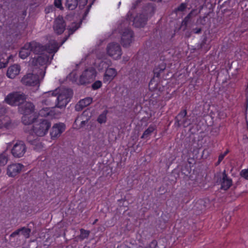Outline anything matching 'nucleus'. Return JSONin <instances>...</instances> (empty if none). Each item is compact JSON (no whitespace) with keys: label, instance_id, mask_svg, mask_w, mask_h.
Listing matches in <instances>:
<instances>
[{"label":"nucleus","instance_id":"obj_1","mask_svg":"<svg viewBox=\"0 0 248 248\" xmlns=\"http://www.w3.org/2000/svg\"><path fill=\"white\" fill-rule=\"evenodd\" d=\"M18 112L22 114L21 122L25 125H31L38 119L37 113L35 111V106L30 101L22 102L18 108Z\"/></svg>","mask_w":248,"mask_h":248},{"label":"nucleus","instance_id":"obj_2","mask_svg":"<svg viewBox=\"0 0 248 248\" xmlns=\"http://www.w3.org/2000/svg\"><path fill=\"white\" fill-rule=\"evenodd\" d=\"M29 129L24 128V131L30 135L34 134L38 137H43L46 134L51 126L50 122L47 119L36 120Z\"/></svg>","mask_w":248,"mask_h":248},{"label":"nucleus","instance_id":"obj_3","mask_svg":"<svg viewBox=\"0 0 248 248\" xmlns=\"http://www.w3.org/2000/svg\"><path fill=\"white\" fill-rule=\"evenodd\" d=\"M28 44V46H30V50L34 54L38 55L44 54L46 53L54 54L58 49V47L55 43L43 45L40 43L33 41Z\"/></svg>","mask_w":248,"mask_h":248},{"label":"nucleus","instance_id":"obj_4","mask_svg":"<svg viewBox=\"0 0 248 248\" xmlns=\"http://www.w3.org/2000/svg\"><path fill=\"white\" fill-rule=\"evenodd\" d=\"M155 8L151 4L145 5L143 9V13L137 15L133 19V25L136 28L144 27L146 24L149 17L152 16Z\"/></svg>","mask_w":248,"mask_h":248},{"label":"nucleus","instance_id":"obj_5","mask_svg":"<svg viewBox=\"0 0 248 248\" xmlns=\"http://www.w3.org/2000/svg\"><path fill=\"white\" fill-rule=\"evenodd\" d=\"M59 94L56 96V103L55 107L62 108L65 107L73 96V92L71 89H65L61 92L58 89Z\"/></svg>","mask_w":248,"mask_h":248},{"label":"nucleus","instance_id":"obj_6","mask_svg":"<svg viewBox=\"0 0 248 248\" xmlns=\"http://www.w3.org/2000/svg\"><path fill=\"white\" fill-rule=\"evenodd\" d=\"M96 71L94 68L89 67L83 71L78 79V85H85L91 83L95 79Z\"/></svg>","mask_w":248,"mask_h":248},{"label":"nucleus","instance_id":"obj_7","mask_svg":"<svg viewBox=\"0 0 248 248\" xmlns=\"http://www.w3.org/2000/svg\"><path fill=\"white\" fill-rule=\"evenodd\" d=\"M26 98L23 93L19 92H14L9 93L5 98V101L8 104L16 106H19L22 102H24Z\"/></svg>","mask_w":248,"mask_h":248},{"label":"nucleus","instance_id":"obj_8","mask_svg":"<svg viewBox=\"0 0 248 248\" xmlns=\"http://www.w3.org/2000/svg\"><path fill=\"white\" fill-rule=\"evenodd\" d=\"M27 151V147L24 141H17L12 147L11 153L12 155L16 158L22 157Z\"/></svg>","mask_w":248,"mask_h":248},{"label":"nucleus","instance_id":"obj_9","mask_svg":"<svg viewBox=\"0 0 248 248\" xmlns=\"http://www.w3.org/2000/svg\"><path fill=\"white\" fill-rule=\"evenodd\" d=\"M107 54L114 59L120 58L122 53L120 46L116 43L108 44L107 47Z\"/></svg>","mask_w":248,"mask_h":248},{"label":"nucleus","instance_id":"obj_10","mask_svg":"<svg viewBox=\"0 0 248 248\" xmlns=\"http://www.w3.org/2000/svg\"><path fill=\"white\" fill-rule=\"evenodd\" d=\"M39 76L37 74L28 73L22 78L21 82L26 86H35L37 85L39 86Z\"/></svg>","mask_w":248,"mask_h":248},{"label":"nucleus","instance_id":"obj_11","mask_svg":"<svg viewBox=\"0 0 248 248\" xmlns=\"http://www.w3.org/2000/svg\"><path fill=\"white\" fill-rule=\"evenodd\" d=\"M59 94L58 89L54 91H49L44 93L43 98H45L41 101V103L47 106H51L53 104L56 105V96Z\"/></svg>","mask_w":248,"mask_h":248},{"label":"nucleus","instance_id":"obj_12","mask_svg":"<svg viewBox=\"0 0 248 248\" xmlns=\"http://www.w3.org/2000/svg\"><path fill=\"white\" fill-rule=\"evenodd\" d=\"M66 23L61 16H59L54 21L53 28L55 33L58 35L62 34L65 30Z\"/></svg>","mask_w":248,"mask_h":248},{"label":"nucleus","instance_id":"obj_13","mask_svg":"<svg viewBox=\"0 0 248 248\" xmlns=\"http://www.w3.org/2000/svg\"><path fill=\"white\" fill-rule=\"evenodd\" d=\"M134 36L133 31L129 29H126L123 31L121 37V45L124 47H128L132 43Z\"/></svg>","mask_w":248,"mask_h":248},{"label":"nucleus","instance_id":"obj_14","mask_svg":"<svg viewBox=\"0 0 248 248\" xmlns=\"http://www.w3.org/2000/svg\"><path fill=\"white\" fill-rule=\"evenodd\" d=\"M92 117L91 113L89 109L84 110L79 116L76 118L74 123V125H77V122L80 121V124L78 126V128H81L85 126L88 123Z\"/></svg>","mask_w":248,"mask_h":248},{"label":"nucleus","instance_id":"obj_15","mask_svg":"<svg viewBox=\"0 0 248 248\" xmlns=\"http://www.w3.org/2000/svg\"><path fill=\"white\" fill-rule=\"evenodd\" d=\"M24 165L20 163L9 165L7 168V174L11 177H14L21 172Z\"/></svg>","mask_w":248,"mask_h":248},{"label":"nucleus","instance_id":"obj_16","mask_svg":"<svg viewBox=\"0 0 248 248\" xmlns=\"http://www.w3.org/2000/svg\"><path fill=\"white\" fill-rule=\"evenodd\" d=\"M49 60V56L45 53L37 58H32L30 61V63L32 66H43L47 64Z\"/></svg>","mask_w":248,"mask_h":248},{"label":"nucleus","instance_id":"obj_17","mask_svg":"<svg viewBox=\"0 0 248 248\" xmlns=\"http://www.w3.org/2000/svg\"><path fill=\"white\" fill-rule=\"evenodd\" d=\"M65 126L63 123L54 124L50 131V136L52 139L57 138L60 136L62 133L65 130Z\"/></svg>","mask_w":248,"mask_h":248},{"label":"nucleus","instance_id":"obj_18","mask_svg":"<svg viewBox=\"0 0 248 248\" xmlns=\"http://www.w3.org/2000/svg\"><path fill=\"white\" fill-rule=\"evenodd\" d=\"M221 189L224 190H228L232 185V180L228 177L225 170L222 173V177H220Z\"/></svg>","mask_w":248,"mask_h":248},{"label":"nucleus","instance_id":"obj_19","mask_svg":"<svg viewBox=\"0 0 248 248\" xmlns=\"http://www.w3.org/2000/svg\"><path fill=\"white\" fill-rule=\"evenodd\" d=\"M117 72L115 68H108L104 75V82H110L117 76Z\"/></svg>","mask_w":248,"mask_h":248},{"label":"nucleus","instance_id":"obj_20","mask_svg":"<svg viewBox=\"0 0 248 248\" xmlns=\"http://www.w3.org/2000/svg\"><path fill=\"white\" fill-rule=\"evenodd\" d=\"M20 66L18 64H14L10 66L7 71V76L10 78H14L19 74Z\"/></svg>","mask_w":248,"mask_h":248},{"label":"nucleus","instance_id":"obj_21","mask_svg":"<svg viewBox=\"0 0 248 248\" xmlns=\"http://www.w3.org/2000/svg\"><path fill=\"white\" fill-rule=\"evenodd\" d=\"M93 101L91 97H86L80 100L75 106V109L78 111H81L85 107L90 105Z\"/></svg>","mask_w":248,"mask_h":248},{"label":"nucleus","instance_id":"obj_22","mask_svg":"<svg viewBox=\"0 0 248 248\" xmlns=\"http://www.w3.org/2000/svg\"><path fill=\"white\" fill-rule=\"evenodd\" d=\"M187 115L186 109L181 110L178 115L175 117L174 126L176 127H180L182 126L181 122L186 117Z\"/></svg>","mask_w":248,"mask_h":248},{"label":"nucleus","instance_id":"obj_23","mask_svg":"<svg viewBox=\"0 0 248 248\" xmlns=\"http://www.w3.org/2000/svg\"><path fill=\"white\" fill-rule=\"evenodd\" d=\"M166 68V64L164 62L156 66L153 71L154 77L159 78L161 76V74L164 72Z\"/></svg>","mask_w":248,"mask_h":248},{"label":"nucleus","instance_id":"obj_24","mask_svg":"<svg viewBox=\"0 0 248 248\" xmlns=\"http://www.w3.org/2000/svg\"><path fill=\"white\" fill-rule=\"evenodd\" d=\"M28 45H29L28 43H26L19 52V57L22 59L27 58L31 52L30 47L28 46Z\"/></svg>","mask_w":248,"mask_h":248},{"label":"nucleus","instance_id":"obj_25","mask_svg":"<svg viewBox=\"0 0 248 248\" xmlns=\"http://www.w3.org/2000/svg\"><path fill=\"white\" fill-rule=\"evenodd\" d=\"M3 127H5L7 129L11 127V121L7 116L0 118V129Z\"/></svg>","mask_w":248,"mask_h":248},{"label":"nucleus","instance_id":"obj_26","mask_svg":"<svg viewBox=\"0 0 248 248\" xmlns=\"http://www.w3.org/2000/svg\"><path fill=\"white\" fill-rule=\"evenodd\" d=\"M38 116L40 115L42 117H47L48 116H52L54 114V112L52 111L50 107H46L42 108L38 113Z\"/></svg>","mask_w":248,"mask_h":248},{"label":"nucleus","instance_id":"obj_27","mask_svg":"<svg viewBox=\"0 0 248 248\" xmlns=\"http://www.w3.org/2000/svg\"><path fill=\"white\" fill-rule=\"evenodd\" d=\"M78 5H79L78 0H66L65 3L66 7L70 10L75 9Z\"/></svg>","mask_w":248,"mask_h":248},{"label":"nucleus","instance_id":"obj_28","mask_svg":"<svg viewBox=\"0 0 248 248\" xmlns=\"http://www.w3.org/2000/svg\"><path fill=\"white\" fill-rule=\"evenodd\" d=\"M82 20L78 23L73 22L71 26H69L67 28V30H68L69 36H70L72 34L74 33V32L77 31L80 26V24H81Z\"/></svg>","mask_w":248,"mask_h":248},{"label":"nucleus","instance_id":"obj_29","mask_svg":"<svg viewBox=\"0 0 248 248\" xmlns=\"http://www.w3.org/2000/svg\"><path fill=\"white\" fill-rule=\"evenodd\" d=\"M155 129V126L151 125L149 127L146 129L143 132L142 135L141 137V139H147L148 138L151 134L154 131Z\"/></svg>","mask_w":248,"mask_h":248},{"label":"nucleus","instance_id":"obj_30","mask_svg":"<svg viewBox=\"0 0 248 248\" xmlns=\"http://www.w3.org/2000/svg\"><path fill=\"white\" fill-rule=\"evenodd\" d=\"M108 113V110L106 109L104 110L101 114H100L97 119V121L98 123L102 124L105 123L107 122V115Z\"/></svg>","mask_w":248,"mask_h":248},{"label":"nucleus","instance_id":"obj_31","mask_svg":"<svg viewBox=\"0 0 248 248\" xmlns=\"http://www.w3.org/2000/svg\"><path fill=\"white\" fill-rule=\"evenodd\" d=\"M208 21V18L207 15L203 16L202 17L200 16L197 20L196 23L197 25H201L202 26L206 25Z\"/></svg>","mask_w":248,"mask_h":248},{"label":"nucleus","instance_id":"obj_32","mask_svg":"<svg viewBox=\"0 0 248 248\" xmlns=\"http://www.w3.org/2000/svg\"><path fill=\"white\" fill-rule=\"evenodd\" d=\"M21 232L20 233L23 235L26 238H29L30 236V233L31 232V229L27 228L25 227H21L20 228Z\"/></svg>","mask_w":248,"mask_h":248},{"label":"nucleus","instance_id":"obj_33","mask_svg":"<svg viewBox=\"0 0 248 248\" xmlns=\"http://www.w3.org/2000/svg\"><path fill=\"white\" fill-rule=\"evenodd\" d=\"M187 6V3H182L179 6L175 8L173 11L175 13H177L178 12H184L186 10Z\"/></svg>","mask_w":248,"mask_h":248},{"label":"nucleus","instance_id":"obj_34","mask_svg":"<svg viewBox=\"0 0 248 248\" xmlns=\"http://www.w3.org/2000/svg\"><path fill=\"white\" fill-rule=\"evenodd\" d=\"M80 238L82 240L88 238L90 233V231L85 230L83 229H80Z\"/></svg>","mask_w":248,"mask_h":248},{"label":"nucleus","instance_id":"obj_35","mask_svg":"<svg viewBox=\"0 0 248 248\" xmlns=\"http://www.w3.org/2000/svg\"><path fill=\"white\" fill-rule=\"evenodd\" d=\"M194 10L191 11L183 19L182 22V25H185V26H186L187 25L188 22L190 20V19L192 17L193 12Z\"/></svg>","mask_w":248,"mask_h":248},{"label":"nucleus","instance_id":"obj_36","mask_svg":"<svg viewBox=\"0 0 248 248\" xmlns=\"http://www.w3.org/2000/svg\"><path fill=\"white\" fill-rule=\"evenodd\" d=\"M102 85V83L101 81L97 80L92 85V88L93 90H96L101 88Z\"/></svg>","mask_w":248,"mask_h":248},{"label":"nucleus","instance_id":"obj_37","mask_svg":"<svg viewBox=\"0 0 248 248\" xmlns=\"http://www.w3.org/2000/svg\"><path fill=\"white\" fill-rule=\"evenodd\" d=\"M181 123L182 125H183L184 127H186L191 124L190 120L186 117L181 122Z\"/></svg>","mask_w":248,"mask_h":248},{"label":"nucleus","instance_id":"obj_38","mask_svg":"<svg viewBox=\"0 0 248 248\" xmlns=\"http://www.w3.org/2000/svg\"><path fill=\"white\" fill-rule=\"evenodd\" d=\"M240 175L245 179L248 180V169L242 170L240 172Z\"/></svg>","mask_w":248,"mask_h":248},{"label":"nucleus","instance_id":"obj_39","mask_svg":"<svg viewBox=\"0 0 248 248\" xmlns=\"http://www.w3.org/2000/svg\"><path fill=\"white\" fill-rule=\"evenodd\" d=\"M94 2V1L93 0L92 2L91 3H90L87 7V9H86L83 15V17H82V19L84 20L86 16H87V15L89 13V12L90 11V9L92 6V5L93 4V3Z\"/></svg>","mask_w":248,"mask_h":248},{"label":"nucleus","instance_id":"obj_40","mask_svg":"<svg viewBox=\"0 0 248 248\" xmlns=\"http://www.w3.org/2000/svg\"><path fill=\"white\" fill-rule=\"evenodd\" d=\"M79 1V8H83L87 3L88 0H78Z\"/></svg>","mask_w":248,"mask_h":248},{"label":"nucleus","instance_id":"obj_41","mask_svg":"<svg viewBox=\"0 0 248 248\" xmlns=\"http://www.w3.org/2000/svg\"><path fill=\"white\" fill-rule=\"evenodd\" d=\"M6 113V108L0 105V116H1V118L2 117L5 113Z\"/></svg>","mask_w":248,"mask_h":248},{"label":"nucleus","instance_id":"obj_42","mask_svg":"<svg viewBox=\"0 0 248 248\" xmlns=\"http://www.w3.org/2000/svg\"><path fill=\"white\" fill-rule=\"evenodd\" d=\"M54 5L58 8L61 9L62 8V0H55Z\"/></svg>","mask_w":248,"mask_h":248},{"label":"nucleus","instance_id":"obj_43","mask_svg":"<svg viewBox=\"0 0 248 248\" xmlns=\"http://www.w3.org/2000/svg\"><path fill=\"white\" fill-rule=\"evenodd\" d=\"M54 9V8L53 6L50 5V6H48L46 7L45 8V11L46 14H48L50 12H53Z\"/></svg>","mask_w":248,"mask_h":248},{"label":"nucleus","instance_id":"obj_44","mask_svg":"<svg viewBox=\"0 0 248 248\" xmlns=\"http://www.w3.org/2000/svg\"><path fill=\"white\" fill-rule=\"evenodd\" d=\"M21 230H20V229H18L16 230L15 231H14L13 232H12L10 235V237H15L17 235H19V233H20V232H21Z\"/></svg>","mask_w":248,"mask_h":248},{"label":"nucleus","instance_id":"obj_45","mask_svg":"<svg viewBox=\"0 0 248 248\" xmlns=\"http://www.w3.org/2000/svg\"><path fill=\"white\" fill-rule=\"evenodd\" d=\"M229 152V150L227 149L223 154H220L218 156L219 160L222 161L224 159V157L228 154Z\"/></svg>","mask_w":248,"mask_h":248},{"label":"nucleus","instance_id":"obj_46","mask_svg":"<svg viewBox=\"0 0 248 248\" xmlns=\"http://www.w3.org/2000/svg\"><path fill=\"white\" fill-rule=\"evenodd\" d=\"M8 61L7 60L5 62H1L0 61V69L6 67L8 64Z\"/></svg>","mask_w":248,"mask_h":248},{"label":"nucleus","instance_id":"obj_47","mask_svg":"<svg viewBox=\"0 0 248 248\" xmlns=\"http://www.w3.org/2000/svg\"><path fill=\"white\" fill-rule=\"evenodd\" d=\"M141 0H137L134 3H133L132 7V10L135 9L137 6L141 2Z\"/></svg>","mask_w":248,"mask_h":248},{"label":"nucleus","instance_id":"obj_48","mask_svg":"<svg viewBox=\"0 0 248 248\" xmlns=\"http://www.w3.org/2000/svg\"><path fill=\"white\" fill-rule=\"evenodd\" d=\"M202 29L201 28H196L193 29V31L195 34H200L202 32Z\"/></svg>","mask_w":248,"mask_h":248},{"label":"nucleus","instance_id":"obj_49","mask_svg":"<svg viewBox=\"0 0 248 248\" xmlns=\"http://www.w3.org/2000/svg\"><path fill=\"white\" fill-rule=\"evenodd\" d=\"M207 42V37H205L202 40L201 44V47H202Z\"/></svg>","mask_w":248,"mask_h":248},{"label":"nucleus","instance_id":"obj_50","mask_svg":"<svg viewBox=\"0 0 248 248\" xmlns=\"http://www.w3.org/2000/svg\"><path fill=\"white\" fill-rule=\"evenodd\" d=\"M156 245H157L156 242L155 241H154L152 242V243L150 246V247L151 248H155Z\"/></svg>","mask_w":248,"mask_h":248},{"label":"nucleus","instance_id":"obj_51","mask_svg":"<svg viewBox=\"0 0 248 248\" xmlns=\"http://www.w3.org/2000/svg\"><path fill=\"white\" fill-rule=\"evenodd\" d=\"M117 248H130V247H128L125 244H121L120 246H118Z\"/></svg>","mask_w":248,"mask_h":248},{"label":"nucleus","instance_id":"obj_52","mask_svg":"<svg viewBox=\"0 0 248 248\" xmlns=\"http://www.w3.org/2000/svg\"><path fill=\"white\" fill-rule=\"evenodd\" d=\"M70 36H69V34L67 35V36H66L64 38H63V40L62 41V43H64L65 41H66L68 37H69Z\"/></svg>","mask_w":248,"mask_h":248},{"label":"nucleus","instance_id":"obj_53","mask_svg":"<svg viewBox=\"0 0 248 248\" xmlns=\"http://www.w3.org/2000/svg\"><path fill=\"white\" fill-rule=\"evenodd\" d=\"M154 81V78H153L151 81L149 82V85L150 86L151 84H153V82Z\"/></svg>","mask_w":248,"mask_h":248},{"label":"nucleus","instance_id":"obj_54","mask_svg":"<svg viewBox=\"0 0 248 248\" xmlns=\"http://www.w3.org/2000/svg\"><path fill=\"white\" fill-rule=\"evenodd\" d=\"M221 161H219V158H218V161H217V163H216V164H217V165H218V164H220V163Z\"/></svg>","mask_w":248,"mask_h":248},{"label":"nucleus","instance_id":"obj_55","mask_svg":"<svg viewBox=\"0 0 248 248\" xmlns=\"http://www.w3.org/2000/svg\"><path fill=\"white\" fill-rule=\"evenodd\" d=\"M130 15V16H132V13H131L130 11H129L128 14H127V16H129Z\"/></svg>","mask_w":248,"mask_h":248},{"label":"nucleus","instance_id":"obj_56","mask_svg":"<svg viewBox=\"0 0 248 248\" xmlns=\"http://www.w3.org/2000/svg\"><path fill=\"white\" fill-rule=\"evenodd\" d=\"M97 221H98V219H96L94 220V222L93 223V224H94L95 223H96V222H97Z\"/></svg>","mask_w":248,"mask_h":248},{"label":"nucleus","instance_id":"obj_57","mask_svg":"<svg viewBox=\"0 0 248 248\" xmlns=\"http://www.w3.org/2000/svg\"><path fill=\"white\" fill-rule=\"evenodd\" d=\"M1 168H0V174H1Z\"/></svg>","mask_w":248,"mask_h":248},{"label":"nucleus","instance_id":"obj_58","mask_svg":"<svg viewBox=\"0 0 248 248\" xmlns=\"http://www.w3.org/2000/svg\"><path fill=\"white\" fill-rule=\"evenodd\" d=\"M33 142V141H31V144H32Z\"/></svg>","mask_w":248,"mask_h":248},{"label":"nucleus","instance_id":"obj_59","mask_svg":"<svg viewBox=\"0 0 248 248\" xmlns=\"http://www.w3.org/2000/svg\"><path fill=\"white\" fill-rule=\"evenodd\" d=\"M95 0H93V1H94Z\"/></svg>","mask_w":248,"mask_h":248}]
</instances>
